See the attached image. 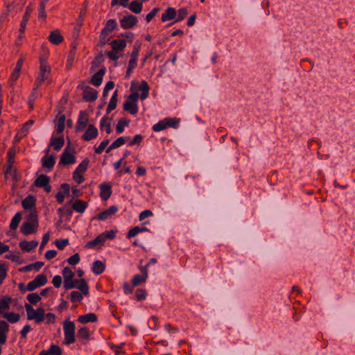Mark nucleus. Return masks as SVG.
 Wrapping results in <instances>:
<instances>
[{"label":"nucleus","instance_id":"1","mask_svg":"<svg viewBox=\"0 0 355 355\" xmlns=\"http://www.w3.org/2000/svg\"><path fill=\"white\" fill-rule=\"evenodd\" d=\"M39 60V74L35 81V87L33 88L34 90H37L44 83V82L48 79L51 72V66L48 64L47 58L44 56H40Z\"/></svg>","mask_w":355,"mask_h":355},{"label":"nucleus","instance_id":"2","mask_svg":"<svg viewBox=\"0 0 355 355\" xmlns=\"http://www.w3.org/2000/svg\"><path fill=\"white\" fill-rule=\"evenodd\" d=\"M75 153L76 150L74 148L71 146L70 142H69L64 152L61 155L59 164L67 165L74 164L76 162Z\"/></svg>","mask_w":355,"mask_h":355},{"label":"nucleus","instance_id":"3","mask_svg":"<svg viewBox=\"0 0 355 355\" xmlns=\"http://www.w3.org/2000/svg\"><path fill=\"white\" fill-rule=\"evenodd\" d=\"M64 344L69 345L75 342V324L73 322L69 320H64Z\"/></svg>","mask_w":355,"mask_h":355},{"label":"nucleus","instance_id":"4","mask_svg":"<svg viewBox=\"0 0 355 355\" xmlns=\"http://www.w3.org/2000/svg\"><path fill=\"white\" fill-rule=\"evenodd\" d=\"M62 275L64 277V287L66 290H69L75 288V285L73 282H74L73 272L68 267L64 268L62 270Z\"/></svg>","mask_w":355,"mask_h":355},{"label":"nucleus","instance_id":"5","mask_svg":"<svg viewBox=\"0 0 355 355\" xmlns=\"http://www.w3.org/2000/svg\"><path fill=\"white\" fill-rule=\"evenodd\" d=\"M149 266V263H147L146 266H140L139 269L142 275H136L134 276L132 283L133 286H137L143 283H145L147 277H148V267Z\"/></svg>","mask_w":355,"mask_h":355},{"label":"nucleus","instance_id":"6","mask_svg":"<svg viewBox=\"0 0 355 355\" xmlns=\"http://www.w3.org/2000/svg\"><path fill=\"white\" fill-rule=\"evenodd\" d=\"M83 98L87 102H94L96 100L98 97V92L89 87L86 86L83 87Z\"/></svg>","mask_w":355,"mask_h":355},{"label":"nucleus","instance_id":"7","mask_svg":"<svg viewBox=\"0 0 355 355\" xmlns=\"http://www.w3.org/2000/svg\"><path fill=\"white\" fill-rule=\"evenodd\" d=\"M24 61V58L23 57L19 58V60H17V62L16 63L15 68L13 70V71L10 77V79H9V83L10 84V86H12L14 83L19 77Z\"/></svg>","mask_w":355,"mask_h":355},{"label":"nucleus","instance_id":"8","mask_svg":"<svg viewBox=\"0 0 355 355\" xmlns=\"http://www.w3.org/2000/svg\"><path fill=\"white\" fill-rule=\"evenodd\" d=\"M137 23V18L135 15H129L120 20V25L124 29L131 28Z\"/></svg>","mask_w":355,"mask_h":355},{"label":"nucleus","instance_id":"9","mask_svg":"<svg viewBox=\"0 0 355 355\" xmlns=\"http://www.w3.org/2000/svg\"><path fill=\"white\" fill-rule=\"evenodd\" d=\"M10 305L15 308V306L18 305V300L8 295H4L0 299V311L9 309Z\"/></svg>","mask_w":355,"mask_h":355},{"label":"nucleus","instance_id":"10","mask_svg":"<svg viewBox=\"0 0 355 355\" xmlns=\"http://www.w3.org/2000/svg\"><path fill=\"white\" fill-rule=\"evenodd\" d=\"M38 226L39 223L26 221L23 223L20 230L21 233L24 235H28L35 233L37 231Z\"/></svg>","mask_w":355,"mask_h":355},{"label":"nucleus","instance_id":"11","mask_svg":"<svg viewBox=\"0 0 355 355\" xmlns=\"http://www.w3.org/2000/svg\"><path fill=\"white\" fill-rule=\"evenodd\" d=\"M88 121H89V116H88V114L87 113V112L86 111H80L79 116H78L76 128V130L77 131H83L86 128V126L88 123Z\"/></svg>","mask_w":355,"mask_h":355},{"label":"nucleus","instance_id":"12","mask_svg":"<svg viewBox=\"0 0 355 355\" xmlns=\"http://www.w3.org/2000/svg\"><path fill=\"white\" fill-rule=\"evenodd\" d=\"M98 135L97 128L92 124L88 125L87 130L85 134L82 136V139L85 141H90L95 139Z\"/></svg>","mask_w":355,"mask_h":355},{"label":"nucleus","instance_id":"13","mask_svg":"<svg viewBox=\"0 0 355 355\" xmlns=\"http://www.w3.org/2000/svg\"><path fill=\"white\" fill-rule=\"evenodd\" d=\"M36 199L33 196H28L21 201L22 207L26 210L36 209Z\"/></svg>","mask_w":355,"mask_h":355},{"label":"nucleus","instance_id":"14","mask_svg":"<svg viewBox=\"0 0 355 355\" xmlns=\"http://www.w3.org/2000/svg\"><path fill=\"white\" fill-rule=\"evenodd\" d=\"M60 189L63 191H59L56 194V198L58 203L64 202V196L69 195V185L67 183L62 184Z\"/></svg>","mask_w":355,"mask_h":355},{"label":"nucleus","instance_id":"15","mask_svg":"<svg viewBox=\"0 0 355 355\" xmlns=\"http://www.w3.org/2000/svg\"><path fill=\"white\" fill-rule=\"evenodd\" d=\"M100 196L102 200H107L112 194L111 185L107 183H103L100 185Z\"/></svg>","mask_w":355,"mask_h":355},{"label":"nucleus","instance_id":"16","mask_svg":"<svg viewBox=\"0 0 355 355\" xmlns=\"http://www.w3.org/2000/svg\"><path fill=\"white\" fill-rule=\"evenodd\" d=\"M105 73V69H101L91 78V83L94 86H100L103 81V76Z\"/></svg>","mask_w":355,"mask_h":355},{"label":"nucleus","instance_id":"17","mask_svg":"<svg viewBox=\"0 0 355 355\" xmlns=\"http://www.w3.org/2000/svg\"><path fill=\"white\" fill-rule=\"evenodd\" d=\"M49 40L55 45H58L64 40L63 37L61 35L58 30L53 31L49 35Z\"/></svg>","mask_w":355,"mask_h":355},{"label":"nucleus","instance_id":"18","mask_svg":"<svg viewBox=\"0 0 355 355\" xmlns=\"http://www.w3.org/2000/svg\"><path fill=\"white\" fill-rule=\"evenodd\" d=\"M75 285V288H77L82 294L87 295L89 293V286L87 283L84 279H75L73 282Z\"/></svg>","mask_w":355,"mask_h":355},{"label":"nucleus","instance_id":"19","mask_svg":"<svg viewBox=\"0 0 355 355\" xmlns=\"http://www.w3.org/2000/svg\"><path fill=\"white\" fill-rule=\"evenodd\" d=\"M118 211V208L116 206H111L108 209L104 210L101 212L96 218L100 220H106L110 215L114 214Z\"/></svg>","mask_w":355,"mask_h":355},{"label":"nucleus","instance_id":"20","mask_svg":"<svg viewBox=\"0 0 355 355\" xmlns=\"http://www.w3.org/2000/svg\"><path fill=\"white\" fill-rule=\"evenodd\" d=\"M38 245V242L37 241H22L19 243L20 248L26 252H30L35 248H36Z\"/></svg>","mask_w":355,"mask_h":355},{"label":"nucleus","instance_id":"21","mask_svg":"<svg viewBox=\"0 0 355 355\" xmlns=\"http://www.w3.org/2000/svg\"><path fill=\"white\" fill-rule=\"evenodd\" d=\"M117 24L114 19H109L106 24L105 26L101 30V33L103 35H109L110 33L112 32L116 28Z\"/></svg>","mask_w":355,"mask_h":355},{"label":"nucleus","instance_id":"22","mask_svg":"<svg viewBox=\"0 0 355 355\" xmlns=\"http://www.w3.org/2000/svg\"><path fill=\"white\" fill-rule=\"evenodd\" d=\"M42 166L51 169L53 167L55 163V157L53 155H45L42 159Z\"/></svg>","mask_w":355,"mask_h":355},{"label":"nucleus","instance_id":"23","mask_svg":"<svg viewBox=\"0 0 355 355\" xmlns=\"http://www.w3.org/2000/svg\"><path fill=\"white\" fill-rule=\"evenodd\" d=\"M64 139L63 137H52L51 139L50 145L54 148V150L58 151L64 146Z\"/></svg>","mask_w":355,"mask_h":355},{"label":"nucleus","instance_id":"24","mask_svg":"<svg viewBox=\"0 0 355 355\" xmlns=\"http://www.w3.org/2000/svg\"><path fill=\"white\" fill-rule=\"evenodd\" d=\"M50 178L46 175L42 174L40 175L34 182V184L37 187L42 188L46 186L47 183H49Z\"/></svg>","mask_w":355,"mask_h":355},{"label":"nucleus","instance_id":"25","mask_svg":"<svg viewBox=\"0 0 355 355\" xmlns=\"http://www.w3.org/2000/svg\"><path fill=\"white\" fill-rule=\"evenodd\" d=\"M110 45L115 51H123L126 46V42L124 40H114Z\"/></svg>","mask_w":355,"mask_h":355},{"label":"nucleus","instance_id":"26","mask_svg":"<svg viewBox=\"0 0 355 355\" xmlns=\"http://www.w3.org/2000/svg\"><path fill=\"white\" fill-rule=\"evenodd\" d=\"M177 15V12L173 8H168L164 13L162 15V21H166L168 20L173 19Z\"/></svg>","mask_w":355,"mask_h":355},{"label":"nucleus","instance_id":"27","mask_svg":"<svg viewBox=\"0 0 355 355\" xmlns=\"http://www.w3.org/2000/svg\"><path fill=\"white\" fill-rule=\"evenodd\" d=\"M96 320L97 316L92 313L80 315L78 318V321L82 324H86L89 322H96Z\"/></svg>","mask_w":355,"mask_h":355},{"label":"nucleus","instance_id":"28","mask_svg":"<svg viewBox=\"0 0 355 355\" xmlns=\"http://www.w3.org/2000/svg\"><path fill=\"white\" fill-rule=\"evenodd\" d=\"M25 214V218L27 219V221L39 223L37 211L36 209L26 210Z\"/></svg>","mask_w":355,"mask_h":355},{"label":"nucleus","instance_id":"29","mask_svg":"<svg viewBox=\"0 0 355 355\" xmlns=\"http://www.w3.org/2000/svg\"><path fill=\"white\" fill-rule=\"evenodd\" d=\"M139 90L141 92L140 98L141 100L146 99L149 94L150 87L146 80H142L139 87Z\"/></svg>","mask_w":355,"mask_h":355},{"label":"nucleus","instance_id":"30","mask_svg":"<svg viewBox=\"0 0 355 355\" xmlns=\"http://www.w3.org/2000/svg\"><path fill=\"white\" fill-rule=\"evenodd\" d=\"M87 207V203L81 200H76L72 205V208L78 213H83Z\"/></svg>","mask_w":355,"mask_h":355},{"label":"nucleus","instance_id":"31","mask_svg":"<svg viewBox=\"0 0 355 355\" xmlns=\"http://www.w3.org/2000/svg\"><path fill=\"white\" fill-rule=\"evenodd\" d=\"M123 110L129 112L132 114H135L138 112V106L133 102L126 101L123 104Z\"/></svg>","mask_w":355,"mask_h":355},{"label":"nucleus","instance_id":"32","mask_svg":"<svg viewBox=\"0 0 355 355\" xmlns=\"http://www.w3.org/2000/svg\"><path fill=\"white\" fill-rule=\"evenodd\" d=\"M105 241V236L104 234L98 235L95 239L87 242L86 247L88 248H92L98 244H103Z\"/></svg>","mask_w":355,"mask_h":355},{"label":"nucleus","instance_id":"33","mask_svg":"<svg viewBox=\"0 0 355 355\" xmlns=\"http://www.w3.org/2000/svg\"><path fill=\"white\" fill-rule=\"evenodd\" d=\"M105 268V264L101 261H96L92 266V271L96 275L101 274Z\"/></svg>","mask_w":355,"mask_h":355},{"label":"nucleus","instance_id":"34","mask_svg":"<svg viewBox=\"0 0 355 355\" xmlns=\"http://www.w3.org/2000/svg\"><path fill=\"white\" fill-rule=\"evenodd\" d=\"M28 320L35 319L37 322H41L44 320V312H27Z\"/></svg>","mask_w":355,"mask_h":355},{"label":"nucleus","instance_id":"35","mask_svg":"<svg viewBox=\"0 0 355 355\" xmlns=\"http://www.w3.org/2000/svg\"><path fill=\"white\" fill-rule=\"evenodd\" d=\"M117 90H116L114 92V93L113 94L110 101V103L108 104V106L107 107V113H110L112 110H114L116 107V103H117Z\"/></svg>","mask_w":355,"mask_h":355},{"label":"nucleus","instance_id":"36","mask_svg":"<svg viewBox=\"0 0 355 355\" xmlns=\"http://www.w3.org/2000/svg\"><path fill=\"white\" fill-rule=\"evenodd\" d=\"M129 9L134 13H140L142 10V3L137 1H133L130 3Z\"/></svg>","mask_w":355,"mask_h":355},{"label":"nucleus","instance_id":"37","mask_svg":"<svg viewBox=\"0 0 355 355\" xmlns=\"http://www.w3.org/2000/svg\"><path fill=\"white\" fill-rule=\"evenodd\" d=\"M21 219V214L20 212H17L14 216V217L12 218V219L11 220V223L10 225V229L12 230H15L17 228Z\"/></svg>","mask_w":355,"mask_h":355},{"label":"nucleus","instance_id":"38","mask_svg":"<svg viewBox=\"0 0 355 355\" xmlns=\"http://www.w3.org/2000/svg\"><path fill=\"white\" fill-rule=\"evenodd\" d=\"M104 128L107 134L111 132L110 119L107 116H104L101 121V128L103 129Z\"/></svg>","mask_w":355,"mask_h":355},{"label":"nucleus","instance_id":"39","mask_svg":"<svg viewBox=\"0 0 355 355\" xmlns=\"http://www.w3.org/2000/svg\"><path fill=\"white\" fill-rule=\"evenodd\" d=\"M89 159L87 158L85 159L78 166V167L76 168V169L75 170V171H76V173H83L84 172H85V171L87 170V167H88V165H89Z\"/></svg>","mask_w":355,"mask_h":355},{"label":"nucleus","instance_id":"40","mask_svg":"<svg viewBox=\"0 0 355 355\" xmlns=\"http://www.w3.org/2000/svg\"><path fill=\"white\" fill-rule=\"evenodd\" d=\"M65 115L62 114L59 116L57 121V132L61 133L64 129Z\"/></svg>","mask_w":355,"mask_h":355},{"label":"nucleus","instance_id":"41","mask_svg":"<svg viewBox=\"0 0 355 355\" xmlns=\"http://www.w3.org/2000/svg\"><path fill=\"white\" fill-rule=\"evenodd\" d=\"M34 281L39 287L44 286L47 282L46 275L44 274H40L34 279Z\"/></svg>","mask_w":355,"mask_h":355},{"label":"nucleus","instance_id":"42","mask_svg":"<svg viewBox=\"0 0 355 355\" xmlns=\"http://www.w3.org/2000/svg\"><path fill=\"white\" fill-rule=\"evenodd\" d=\"M78 336L82 339L87 340L89 338V333L86 327L80 328L78 331Z\"/></svg>","mask_w":355,"mask_h":355},{"label":"nucleus","instance_id":"43","mask_svg":"<svg viewBox=\"0 0 355 355\" xmlns=\"http://www.w3.org/2000/svg\"><path fill=\"white\" fill-rule=\"evenodd\" d=\"M128 125V121L123 119H119L117 123L116 130L118 133H121L123 131L124 127Z\"/></svg>","mask_w":355,"mask_h":355},{"label":"nucleus","instance_id":"44","mask_svg":"<svg viewBox=\"0 0 355 355\" xmlns=\"http://www.w3.org/2000/svg\"><path fill=\"white\" fill-rule=\"evenodd\" d=\"M27 299L31 304H35L41 300V297H40V295H38L37 293H30L27 296Z\"/></svg>","mask_w":355,"mask_h":355},{"label":"nucleus","instance_id":"45","mask_svg":"<svg viewBox=\"0 0 355 355\" xmlns=\"http://www.w3.org/2000/svg\"><path fill=\"white\" fill-rule=\"evenodd\" d=\"M47 352L49 355H61L62 354L60 347L55 345H52Z\"/></svg>","mask_w":355,"mask_h":355},{"label":"nucleus","instance_id":"46","mask_svg":"<svg viewBox=\"0 0 355 355\" xmlns=\"http://www.w3.org/2000/svg\"><path fill=\"white\" fill-rule=\"evenodd\" d=\"M15 154H16V152H15V147L9 149V150L8 151V160H7L8 164H14Z\"/></svg>","mask_w":355,"mask_h":355},{"label":"nucleus","instance_id":"47","mask_svg":"<svg viewBox=\"0 0 355 355\" xmlns=\"http://www.w3.org/2000/svg\"><path fill=\"white\" fill-rule=\"evenodd\" d=\"M166 128V125L165 122V119L159 121L157 123L155 124L153 127V130L155 132H159Z\"/></svg>","mask_w":355,"mask_h":355},{"label":"nucleus","instance_id":"48","mask_svg":"<svg viewBox=\"0 0 355 355\" xmlns=\"http://www.w3.org/2000/svg\"><path fill=\"white\" fill-rule=\"evenodd\" d=\"M137 60L136 59H134V58H131L129 60V63H128V69H127V71H126V76L128 77L131 72H132V70L136 67L137 65Z\"/></svg>","mask_w":355,"mask_h":355},{"label":"nucleus","instance_id":"49","mask_svg":"<svg viewBox=\"0 0 355 355\" xmlns=\"http://www.w3.org/2000/svg\"><path fill=\"white\" fill-rule=\"evenodd\" d=\"M110 143V140L109 139H105L104 141H103L100 145L95 148V153L96 154H101L103 150L105 148V147L109 144Z\"/></svg>","mask_w":355,"mask_h":355},{"label":"nucleus","instance_id":"50","mask_svg":"<svg viewBox=\"0 0 355 355\" xmlns=\"http://www.w3.org/2000/svg\"><path fill=\"white\" fill-rule=\"evenodd\" d=\"M179 119H174V118H166L165 119V122H166V128L167 127H172V128H175L178 123H179Z\"/></svg>","mask_w":355,"mask_h":355},{"label":"nucleus","instance_id":"51","mask_svg":"<svg viewBox=\"0 0 355 355\" xmlns=\"http://www.w3.org/2000/svg\"><path fill=\"white\" fill-rule=\"evenodd\" d=\"M55 244L58 249L63 250L64 248V247L69 244V240L68 239H57L55 241Z\"/></svg>","mask_w":355,"mask_h":355},{"label":"nucleus","instance_id":"52","mask_svg":"<svg viewBox=\"0 0 355 355\" xmlns=\"http://www.w3.org/2000/svg\"><path fill=\"white\" fill-rule=\"evenodd\" d=\"M80 261V256L78 253H76L67 259V262L70 265H76Z\"/></svg>","mask_w":355,"mask_h":355},{"label":"nucleus","instance_id":"53","mask_svg":"<svg viewBox=\"0 0 355 355\" xmlns=\"http://www.w3.org/2000/svg\"><path fill=\"white\" fill-rule=\"evenodd\" d=\"M8 263H0V278L7 277Z\"/></svg>","mask_w":355,"mask_h":355},{"label":"nucleus","instance_id":"54","mask_svg":"<svg viewBox=\"0 0 355 355\" xmlns=\"http://www.w3.org/2000/svg\"><path fill=\"white\" fill-rule=\"evenodd\" d=\"M83 299L82 294L78 291H73L71 293V300L73 302L80 301Z\"/></svg>","mask_w":355,"mask_h":355},{"label":"nucleus","instance_id":"55","mask_svg":"<svg viewBox=\"0 0 355 355\" xmlns=\"http://www.w3.org/2000/svg\"><path fill=\"white\" fill-rule=\"evenodd\" d=\"M178 18L175 21H181L187 15L188 12L186 8H181L178 11Z\"/></svg>","mask_w":355,"mask_h":355},{"label":"nucleus","instance_id":"56","mask_svg":"<svg viewBox=\"0 0 355 355\" xmlns=\"http://www.w3.org/2000/svg\"><path fill=\"white\" fill-rule=\"evenodd\" d=\"M146 295V292L143 289H137L135 293V297L138 300H141L145 299Z\"/></svg>","mask_w":355,"mask_h":355},{"label":"nucleus","instance_id":"57","mask_svg":"<svg viewBox=\"0 0 355 355\" xmlns=\"http://www.w3.org/2000/svg\"><path fill=\"white\" fill-rule=\"evenodd\" d=\"M159 10V9L157 8H153L152 11L146 16V20L148 22L150 21L155 17Z\"/></svg>","mask_w":355,"mask_h":355},{"label":"nucleus","instance_id":"58","mask_svg":"<svg viewBox=\"0 0 355 355\" xmlns=\"http://www.w3.org/2000/svg\"><path fill=\"white\" fill-rule=\"evenodd\" d=\"M142 232V230H140V227H135L132 229H131L130 230H129L127 236H128V238H131V237L136 236L137 234H139V232Z\"/></svg>","mask_w":355,"mask_h":355},{"label":"nucleus","instance_id":"59","mask_svg":"<svg viewBox=\"0 0 355 355\" xmlns=\"http://www.w3.org/2000/svg\"><path fill=\"white\" fill-rule=\"evenodd\" d=\"M139 97V95L137 92H132L128 96V101L133 102L134 103H136V102L138 101Z\"/></svg>","mask_w":355,"mask_h":355},{"label":"nucleus","instance_id":"60","mask_svg":"<svg viewBox=\"0 0 355 355\" xmlns=\"http://www.w3.org/2000/svg\"><path fill=\"white\" fill-rule=\"evenodd\" d=\"M73 180L78 184H80L81 182H83L85 180L83 175H81V173H76V171L73 172Z\"/></svg>","mask_w":355,"mask_h":355},{"label":"nucleus","instance_id":"61","mask_svg":"<svg viewBox=\"0 0 355 355\" xmlns=\"http://www.w3.org/2000/svg\"><path fill=\"white\" fill-rule=\"evenodd\" d=\"M125 142V138L121 137H119L117 139H116L113 143H112V146H114L115 148H119L120 146H121L122 145H123Z\"/></svg>","mask_w":355,"mask_h":355},{"label":"nucleus","instance_id":"62","mask_svg":"<svg viewBox=\"0 0 355 355\" xmlns=\"http://www.w3.org/2000/svg\"><path fill=\"white\" fill-rule=\"evenodd\" d=\"M52 283L55 288H60L62 284V277L60 275L54 276Z\"/></svg>","mask_w":355,"mask_h":355},{"label":"nucleus","instance_id":"63","mask_svg":"<svg viewBox=\"0 0 355 355\" xmlns=\"http://www.w3.org/2000/svg\"><path fill=\"white\" fill-rule=\"evenodd\" d=\"M142 136L141 135H137L135 136L133 139L130 141V146L139 145L142 141Z\"/></svg>","mask_w":355,"mask_h":355},{"label":"nucleus","instance_id":"64","mask_svg":"<svg viewBox=\"0 0 355 355\" xmlns=\"http://www.w3.org/2000/svg\"><path fill=\"white\" fill-rule=\"evenodd\" d=\"M8 331V324L3 320H0V333L6 334Z\"/></svg>","mask_w":355,"mask_h":355}]
</instances>
